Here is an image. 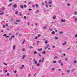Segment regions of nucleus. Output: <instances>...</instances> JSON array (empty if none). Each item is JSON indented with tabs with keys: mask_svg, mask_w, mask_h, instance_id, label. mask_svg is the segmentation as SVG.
<instances>
[{
	"mask_svg": "<svg viewBox=\"0 0 77 77\" xmlns=\"http://www.w3.org/2000/svg\"><path fill=\"white\" fill-rule=\"evenodd\" d=\"M5 26H5V25H3V27L5 28Z\"/></svg>",
	"mask_w": 77,
	"mask_h": 77,
	"instance_id": "nucleus-64",
	"label": "nucleus"
},
{
	"mask_svg": "<svg viewBox=\"0 0 77 77\" xmlns=\"http://www.w3.org/2000/svg\"><path fill=\"white\" fill-rule=\"evenodd\" d=\"M45 5H47V1H45Z\"/></svg>",
	"mask_w": 77,
	"mask_h": 77,
	"instance_id": "nucleus-49",
	"label": "nucleus"
},
{
	"mask_svg": "<svg viewBox=\"0 0 77 77\" xmlns=\"http://www.w3.org/2000/svg\"><path fill=\"white\" fill-rule=\"evenodd\" d=\"M24 19H25V20H26V16H24Z\"/></svg>",
	"mask_w": 77,
	"mask_h": 77,
	"instance_id": "nucleus-46",
	"label": "nucleus"
},
{
	"mask_svg": "<svg viewBox=\"0 0 77 77\" xmlns=\"http://www.w3.org/2000/svg\"><path fill=\"white\" fill-rule=\"evenodd\" d=\"M56 16H54V17H53V19H56Z\"/></svg>",
	"mask_w": 77,
	"mask_h": 77,
	"instance_id": "nucleus-14",
	"label": "nucleus"
},
{
	"mask_svg": "<svg viewBox=\"0 0 77 77\" xmlns=\"http://www.w3.org/2000/svg\"><path fill=\"white\" fill-rule=\"evenodd\" d=\"M29 24H30V23H27V25H29Z\"/></svg>",
	"mask_w": 77,
	"mask_h": 77,
	"instance_id": "nucleus-59",
	"label": "nucleus"
},
{
	"mask_svg": "<svg viewBox=\"0 0 77 77\" xmlns=\"http://www.w3.org/2000/svg\"><path fill=\"white\" fill-rule=\"evenodd\" d=\"M42 48H41L40 49H38V51H42Z\"/></svg>",
	"mask_w": 77,
	"mask_h": 77,
	"instance_id": "nucleus-13",
	"label": "nucleus"
},
{
	"mask_svg": "<svg viewBox=\"0 0 77 77\" xmlns=\"http://www.w3.org/2000/svg\"><path fill=\"white\" fill-rule=\"evenodd\" d=\"M58 62L59 63H60V62H61V60H59L58 61Z\"/></svg>",
	"mask_w": 77,
	"mask_h": 77,
	"instance_id": "nucleus-32",
	"label": "nucleus"
},
{
	"mask_svg": "<svg viewBox=\"0 0 77 77\" xmlns=\"http://www.w3.org/2000/svg\"><path fill=\"white\" fill-rule=\"evenodd\" d=\"M31 74H29L28 75V77H30V76H31Z\"/></svg>",
	"mask_w": 77,
	"mask_h": 77,
	"instance_id": "nucleus-47",
	"label": "nucleus"
},
{
	"mask_svg": "<svg viewBox=\"0 0 77 77\" xmlns=\"http://www.w3.org/2000/svg\"><path fill=\"white\" fill-rule=\"evenodd\" d=\"M4 64L5 65H6V66H7V65H7V64H6V63H4Z\"/></svg>",
	"mask_w": 77,
	"mask_h": 77,
	"instance_id": "nucleus-51",
	"label": "nucleus"
},
{
	"mask_svg": "<svg viewBox=\"0 0 77 77\" xmlns=\"http://www.w3.org/2000/svg\"><path fill=\"white\" fill-rule=\"evenodd\" d=\"M38 12H39V10H37V11H36L35 12V14H36L37 13H38Z\"/></svg>",
	"mask_w": 77,
	"mask_h": 77,
	"instance_id": "nucleus-8",
	"label": "nucleus"
},
{
	"mask_svg": "<svg viewBox=\"0 0 77 77\" xmlns=\"http://www.w3.org/2000/svg\"><path fill=\"white\" fill-rule=\"evenodd\" d=\"M36 66H40V64H39V63H37L36 65Z\"/></svg>",
	"mask_w": 77,
	"mask_h": 77,
	"instance_id": "nucleus-12",
	"label": "nucleus"
},
{
	"mask_svg": "<svg viewBox=\"0 0 77 77\" xmlns=\"http://www.w3.org/2000/svg\"><path fill=\"white\" fill-rule=\"evenodd\" d=\"M61 21L62 23H63L64 22H65V20H61Z\"/></svg>",
	"mask_w": 77,
	"mask_h": 77,
	"instance_id": "nucleus-15",
	"label": "nucleus"
},
{
	"mask_svg": "<svg viewBox=\"0 0 77 77\" xmlns=\"http://www.w3.org/2000/svg\"><path fill=\"white\" fill-rule=\"evenodd\" d=\"M29 48L30 49L33 48L32 46L29 47Z\"/></svg>",
	"mask_w": 77,
	"mask_h": 77,
	"instance_id": "nucleus-33",
	"label": "nucleus"
},
{
	"mask_svg": "<svg viewBox=\"0 0 77 77\" xmlns=\"http://www.w3.org/2000/svg\"><path fill=\"white\" fill-rule=\"evenodd\" d=\"M41 36V34H38V37H39V36Z\"/></svg>",
	"mask_w": 77,
	"mask_h": 77,
	"instance_id": "nucleus-53",
	"label": "nucleus"
},
{
	"mask_svg": "<svg viewBox=\"0 0 77 77\" xmlns=\"http://www.w3.org/2000/svg\"><path fill=\"white\" fill-rule=\"evenodd\" d=\"M74 71V69H72V72H73V71Z\"/></svg>",
	"mask_w": 77,
	"mask_h": 77,
	"instance_id": "nucleus-43",
	"label": "nucleus"
},
{
	"mask_svg": "<svg viewBox=\"0 0 77 77\" xmlns=\"http://www.w3.org/2000/svg\"><path fill=\"white\" fill-rule=\"evenodd\" d=\"M73 62H74V63H76V62H77V61H73Z\"/></svg>",
	"mask_w": 77,
	"mask_h": 77,
	"instance_id": "nucleus-58",
	"label": "nucleus"
},
{
	"mask_svg": "<svg viewBox=\"0 0 77 77\" xmlns=\"http://www.w3.org/2000/svg\"><path fill=\"white\" fill-rule=\"evenodd\" d=\"M48 47H49V44H48L47 45V47H46L45 48V49H47V48H48Z\"/></svg>",
	"mask_w": 77,
	"mask_h": 77,
	"instance_id": "nucleus-3",
	"label": "nucleus"
},
{
	"mask_svg": "<svg viewBox=\"0 0 77 77\" xmlns=\"http://www.w3.org/2000/svg\"><path fill=\"white\" fill-rule=\"evenodd\" d=\"M70 5H71V4H70L67 3V6H69Z\"/></svg>",
	"mask_w": 77,
	"mask_h": 77,
	"instance_id": "nucleus-28",
	"label": "nucleus"
},
{
	"mask_svg": "<svg viewBox=\"0 0 77 77\" xmlns=\"http://www.w3.org/2000/svg\"><path fill=\"white\" fill-rule=\"evenodd\" d=\"M32 60H33V62H35V59H33Z\"/></svg>",
	"mask_w": 77,
	"mask_h": 77,
	"instance_id": "nucleus-60",
	"label": "nucleus"
},
{
	"mask_svg": "<svg viewBox=\"0 0 77 77\" xmlns=\"http://www.w3.org/2000/svg\"><path fill=\"white\" fill-rule=\"evenodd\" d=\"M37 63H38V62L37 61H35L34 63H35V64H36Z\"/></svg>",
	"mask_w": 77,
	"mask_h": 77,
	"instance_id": "nucleus-37",
	"label": "nucleus"
},
{
	"mask_svg": "<svg viewBox=\"0 0 77 77\" xmlns=\"http://www.w3.org/2000/svg\"><path fill=\"white\" fill-rule=\"evenodd\" d=\"M4 14V12H3V13H0V15H2V14Z\"/></svg>",
	"mask_w": 77,
	"mask_h": 77,
	"instance_id": "nucleus-36",
	"label": "nucleus"
},
{
	"mask_svg": "<svg viewBox=\"0 0 77 77\" xmlns=\"http://www.w3.org/2000/svg\"><path fill=\"white\" fill-rule=\"evenodd\" d=\"M77 12L76 11L75 12L73 13L75 15H77Z\"/></svg>",
	"mask_w": 77,
	"mask_h": 77,
	"instance_id": "nucleus-20",
	"label": "nucleus"
},
{
	"mask_svg": "<svg viewBox=\"0 0 77 77\" xmlns=\"http://www.w3.org/2000/svg\"><path fill=\"white\" fill-rule=\"evenodd\" d=\"M9 35H10V36H11V35H12V34L11 33H9Z\"/></svg>",
	"mask_w": 77,
	"mask_h": 77,
	"instance_id": "nucleus-57",
	"label": "nucleus"
},
{
	"mask_svg": "<svg viewBox=\"0 0 77 77\" xmlns=\"http://www.w3.org/2000/svg\"><path fill=\"white\" fill-rule=\"evenodd\" d=\"M41 61H42V60H39V63H41Z\"/></svg>",
	"mask_w": 77,
	"mask_h": 77,
	"instance_id": "nucleus-40",
	"label": "nucleus"
},
{
	"mask_svg": "<svg viewBox=\"0 0 77 77\" xmlns=\"http://www.w3.org/2000/svg\"><path fill=\"white\" fill-rule=\"evenodd\" d=\"M32 7H33V8L35 7V5H33L32 6Z\"/></svg>",
	"mask_w": 77,
	"mask_h": 77,
	"instance_id": "nucleus-61",
	"label": "nucleus"
},
{
	"mask_svg": "<svg viewBox=\"0 0 77 77\" xmlns=\"http://www.w3.org/2000/svg\"><path fill=\"white\" fill-rule=\"evenodd\" d=\"M12 38H9V41H12Z\"/></svg>",
	"mask_w": 77,
	"mask_h": 77,
	"instance_id": "nucleus-38",
	"label": "nucleus"
},
{
	"mask_svg": "<svg viewBox=\"0 0 77 77\" xmlns=\"http://www.w3.org/2000/svg\"><path fill=\"white\" fill-rule=\"evenodd\" d=\"M54 59H58V57L57 56H56L55 57H54Z\"/></svg>",
	"mask_w": 77,
	"mask_h": 77,
	"instance_id": "nucleus-19",
	"label": "nucleus"
},
{
	"mask_svg": "<svg viewBox=\"0 0 77 77\" xmlns=\"http://www.w3.org/2000/svg\"><path fill=\"white\" fill-rule=\"evenodd\" d=\"M32 9L31 8H30L29 9V11H32Z\"/></svg>",
	"mask_w": 77,
	"mask_h": 77,
	"instance_id": "nucleus-62",
	"label": "nucleus"
},
{
	"mask_svg": "<svg viewBox=\"0 0 77 77\" xmlns=\"http://www.w3.org/2000/svg\"><path fill=\"white\" fill-rule=\"evenodd\" d=\"M63 33V32L60 31V32H59V34H60L61 35V34H62V33Z\"/></svg>",
	"mask_w": 77,
	"mask_h": 77,
	"instance_id": "nucleus-18",
	"label": "nucleus"
},
{
	"mask_svg": "<svg viewBox=\"0 0 77 77\" xmlns=\"http://www.w3.org/2000/svg\"><path fill=\"white\" fill-rule=\"evenodd\" d=\"M75 38H77V34H76L75 35Z\"/></svg>",
	"mask_w": 77,
	"mask_h": 77,
	"instance_id": "nucleus-39",
	"label": "nucleus"
},
{
	"mask_svg": "<svg viewBox=\"0 0 77 77\" xmlns=\"http://www.w3.org/2000/svg\"><path fill=\"white\" fill-rule=\"evenodd\" d=\"M15 38V35H12L11 37V38H12H12Z\"/></svg>",
	"mask_w": 77,
	"mask_h": 77,
	"instance_id": "nucleus-16",
	"label": "nucleus"
},
{
	"mask_svg": "<svg viewBox=\"0 0 77 77\" xmlns=\"http://www.w3.org/2000/svg\"><path fill=\"white\" fill-rule=\"evenodd\" d=\"M31 3H32V2H29L28 3V4H31Z\"/></svg>",
	"mask_w": 77,
	"mask_h": 77,
	"instance_id": "nucleus-55",
	"label": "nucleus"
},
{
	"mask_svg": "<svg viewBox=\"0 0 77 77\" xmlns=\"http://www.w3.org/2000/svg\"><path fill=\"white\" fill-rule=\"evenodd\" d=\"M16 22H18V23H20V20H16Z\"/></svg>",
	"mask_w": 77,
	"mask_h": 77,
	"instance_id": "nucleus-6",
	"label": "nucleus"
},
{
	"mask_svg": "<svg viewBox=\"0 0 77 77\" xmlns=\"http://www.w3.org/2000/svg\"><path fill=\"white\" fill-rule=\"evenodd\" d=\"M36 53H37V51H35L33 52L34 54H36Z\"/></svg>",
	"mask_w": 77,
	"mask_h": 77,
	"instance_id": "nucleus-24",
	"label": "nucleus"
},
{
	"mask_svg": "<svg viewBox=\"0 0 77 77\" xmlns=\"http://www.w3.org/2000/svg\"><path fill=\"white\" fill-rule=\"evenodd\" d=\"M53 63H56V61H53Z\"/></svg>",
	"mask_w": 77,
	"mask_h": 77,
	"instance_id": "nucleus-35",
	"label": "nucleus"
},
{
	"mask_svg": "<svg viewBox=\"0 0 77 77\" xmlns=\"http://www.w3.org/2000/svg\"><path fill=\"white\" fill-rule=\"evenodd\" d=\"M45 6L46 8H48V5H47V4H45Z\"/></svg>",
	"mask_w": 77,
	"mask_h": 77,
	"instance_id": "nucleus-34",
	"label": "nucleus"
},
{
	"mask_svg": "<svg viewBox=\"0 0 77 77\" xmlns=\"http://www.w3.org/2000/svg\"><path fill=\"white\" fill-rule=\"evenodd\" d=\"M15 14H18V11H15Z\"/></svg>",
	"mask_w": 77,
	"mask_h": 77,
	"instance_id": "nucleus-21",
	"label": "nucleus"
},
{
	"mask_svg": "<svg viewBox=\"0 0 77 77\" xmlns=\"http://www.w3.org/2000/svg\"><path fill=\"white\" fill-rule=\"evenodd\" d=\"M77 18H75V21H77Z\"/></svg>",
	"mask_w": 77,
	"mask_h": 77,
	"instance_id": "nucleus-56",
	"label": "nucleus"
},
{
	"mask_svg": "<svg viewBox=\"0 0 77 77\" xmlns=\"http://www.w3.org/2000/svg\"><path fill=\"white\" fill-rule=\"evenodd\" d=\"M67 72L69 73V72H70V70H67Z\"/></svg>",
	"mask_w": 77,
	"mask_h": 77,
	"instance_id": "nucleus-44",
	"label": "nucleus"
},
{
	"mask_svg": "<svg viewBox=\"0 0 77 77\" xmlns=\"http://www.w3.org/2000/svg\"><path fill=\"white\" fill-rule=\"evenodd\" d=\"M43 29H47V26H45L43 27Z\"/></svg>",
	"mask_w": 77,
	"mask_h": 77,
	"instance_id": "nucleus-54",
	"label": "nucleus"
},
{
	"mask_svg": "<svg viewBox=\"0 0 77 77\" xmlns=\"http://www.w3.org/2000/svg\"><path fill=\"white\" fill-rule=\"evenodd\" d=\"M7 34H5L3 35V36H5V38H9V36H6Z\"/></svg>",
	"mask_w": 77,
	"mask_h": 77,
	"instance_id": "nucleus-1",
	"label": "nucleus"
},
{
	"mask_svg": "<svg viewBox=\"0 0 77 77\" xmlns=\"http://www.w3.org/2000/svg\"><path fill=\"white\" fill-rule=\"evenodd\" d=\"M17 5L14 4V5H13V7H14V8H16V7H17Z\"/></svg>",
	"mask_w": 77,
	"mask_h": 77,
	"instance_id": "nucleus-10",
	"label": "nucleus"
},
{
	"mask_svg": "<svg viewBox=\"0 0 77 77\" xmlns=\"http://www.w3.org/2000/svg\"><path fill=\"white\" fill-rule=\"evenodd\" d=\"M47 43H48V41L47 40H46L45 42V44H47Z\"/></svg>",
	"mask_w": 77,
	"mask_h": 77,
	"instance_id": "nucleus-11",
	"label": "nucleus"
},
{
	"mask_svg": "<svg viewBox=\"0 0 77 77\" xmlns=\"http://www.w3.org/2000/svg\"><path fill=\"white\" fill-rule=\"evenodd\" d=\"M11 4H8V6L9 7H10V6H11Z\"/></svg>",
	"mask_w": 77,
	"mask_h": 77,
	"instance_id": "nucleus-42",
	"label": "nucleus"
},
{
	"mask_svg": "<svg viewBox=\"0 0 77 77\" xmlns=\"http://www.w3.org/2000/svg\"><path fill=\"white\" fill-rule=\"evenodd\" d=\"M36 75V74L35 73L34 75V76H35Z\"/></svg>",
	"mask_w": 77,
	"mask_h": 77,
	"instance_id": "nucleus-63",
	"label": "nucleus"
},
{
	"mask_svg": "<svg viewBox=\"0 0 77 77\" xmlns=\"http://www.w3.org/2000/svg\"><path fill=\"white\" fill-rule=\"evenodd\" d=\"M20 7L21 8H22V9H23L24 8V7H23V5H20Z\"/></svg>",
	"mask_w": 77,
	"mask_h": 77,
	"instance_id": "nucleus-5",
	"label": "nucleus"
},
{
	"mask_svg": "<svg viewBox=\"0 0 77 77\" xmlns=\"http://www.w3.org/2000/svg\"><path fill=\"white\" fill-rule=\"evenodd\" d=\"M19 15H20V16H22V14H21V12H20L19 13Z\"/></svg>",
	"mask_w": 77,
	"mask_h": 77,
	"instance_id": "nucleus-26",
	"label": "nucleus"
},
{
	"mask_svg": "<svg viewBox=\"0 0 77 77\" xmlns=\"http://www.w3.org/2000/svg\"><path fill=\"white\" fill-rule=\"evenodd\" d=\"M65 44H66V42H65V43L62 44V45H64Z\"/></svg>",
	"mask_w": 77,
	"mask_h": 77,
	"instance_id": "nucleus-23",
	"label": "nucleus"
},
{
	"mask_svg": "<svg viewBox=\"0 0 77 77\" xmlns=\"http://www.w3.org/2000/svg\"><path fill=\"white\" fill-rule=\"evenodd\" d=\"M52 34H54L55 33V32L54 31H52Z\"/></svg>",
	"mask_w": 77,
	"mask_h": 77,
	"instance_id": "nucleus-27",
	"label": "nucleus"
},
{
	"mask_svg": "<svg viewBox=\"0 0 77 77\" xmlns=\"http://www.w3.org/2000/svg\"><path fill=\"white\" fill-rule=\"evenodd\" d=\"M26 57V55H23V57Z\"/></svg>",
	"mask_w": 77,
	"mask_h": 77,
	"instance_id": "nucleus-48",
	"label": "nucleus"
},
{
	"mask_svg": "<svg viewBox=\"0 0 77 77\" xmlns=\"http://www.w3.org/2000/svg\"><path fill=\"white\" fill-rule=\"evenodd\" d=\"M37 38H38V37L37 36H36V37H35V38H34V39H37Z\"/></svg>",
	"mask_w": 77,
	"mask_h": 77,
	"instance_id": "nucleus-45",
	"label": "nucleus"
},
{
	"mask_svg": "<svg viewBox=\"0 0 77 77\" xmlns=\"http://www.w3.org/2000/svg\"><path fill=\"white\" fill-rule=\"evenodd\" d=\"M13 18H11V20L12 21H13Z\"/></svg>",
	"mask_w": 77,
	"mask_h": 77,
	"instance_id": "nucleus-41",
	"label": "nucleus"
},
{
	"mask_svg": "<svg viewBox=\"0 0 77 77\" xmlns=\"http://www.w3.org/2000/svg\"><path fill=\"white\" fill-rule=\"evenodd\" d=\"M15 45H14L13 47V50H15Z\"/></svg>",
	"mask_w": 77,
	"mask_h": 77,
	"instance_id": "nucleus-17",
	"label": "nucleus"
},
{
	"mask_svg": "<svg viewBox=\"0 0 77 77\" xmlns=\"http://www.w3.org/2000/svg\"><path fill=\"white\" fill-rule=\"evenodd\" d=\"M25 41H26V40H23L22 42V44H24Z\"/></svg>",
	"mask_w": 77,
	"mask_h": 77,
	"instance_id": "nucleus-9",
	"label": "nucleus"
},
{
	"mask_svg": "<svg viewBox=\"0 0 77 77\" xmlns=\"http://www.w3.org/2000/svg\"><path fill=\"white\" fill-rule=\"evenodd\" d=\"M23 8H27V5H23Z\"/></svg>",
	"mask_w": 77,
	"mask_h": 77,
	"instance_id": "nucleus-22",
	"label": "nucleus"
},
{
	"mask_svg": "<svg viewBox=\"0 0 77 77\" xmlns=\"http://www.w3.org/2000/svg\"><path fill=\"white\" fill-rule=\"evenodd\" d=\"M9 73H7V75H8V76H9Z\"/></svg>",
	"mask_w": 77,
	"mask_h": 77,
	"instance_id": "nucleus-52",
	"label": "nucleus"
},
{
	"mask_svg": "<svg viewBox=\"0 0 77 77\" xmlns=\"http://www.w3.org/2000/svg\"><path fill=\"white\" fill-rule=\"evenodd\" d=\"M44 2H42V5H44Z\"/></svg>",
	"mask_w": 77,
	"mask_h": 77,
	"instance_id": "nucleus-50",
	"label": "nucleus"
},
{
	"mask_svg": "<svg viewBox=\"0 0 77 77\" xmlns=\"http://www.w3.org/2000/svg\"><path fill=\"white\" fill-rule=\"evenodd\" d=\"M36 43H37V45H38V44H39V41H37V42Z\"/></svg>",
	"mask_w": 77,
	"mask_h": 77,
	"instance_id": "nucleus-7",
	"label": "nucleus"
},
{
	"mask_svg": "<svg viewBox=\"0 0 77 77\" xmlns=\"http://www.w3.org/2000/svg\"><path fill=\"white\" fill-rule=\"evenodd\" d=\"M46 53L45 51H43L42 52V54H45Z\"/></svg>",
	"mask_w": 77,
	"mask_h": 77,
	"instance_id": "nucleus-30",
	"label": "nucleus"
},
{
	"mask_svg": "<svg viewBox=\"0 0 77 77\" xmlns=\"http://www.w3.org/2000/svg\"><path fill=\"white\" fill-rule=\"evenodd\" d=\"M55 39H58V37H55Z\"/></svg>",
	"mask_w": 77,
	"mask_h": 77,
	"instance_id": "nucleus-29",
	"label": "nucleus"
},
{
	"mask_svg": "<svg viewBox=\"0 0 77 77\" xmlns=\"http://www.w3.org/2000/svg\"><path fill=\"white\" fill-rule=\"evenodd\" d=\"M52 48H55V46L53 45L52 46Z\"/></svg>",
	"mask_w": 77,
	"mask_h": 77,
	"instance_id": "nucleus-31",
	"label": "nucleus"
},
{
	"mask_svg": "<svg viewBox=\"0 0 77 77\" xmlns=\"http://www.w3.org/2000/svg\"><path fill=\"white\" fill-rule=\"evenodd\" d=\"M35 6L36 8H38V4H36L35 5Z\"/></svg>",
	"mask_w": 77,
	"mask_h": 77,
	"instance_id": "nucleus-25",
	"label": "nucleus"
},
{
	"mask_svg": "<svg viewBox=\"0 0 77 77\" xmlns=\"http://www.w3.org/2000/svg\"><path fill=\"white\" fill-rule=\"evenodd\" d=\"M24 65H22V66H21L20 67V69H23V68H24Z\"/></svg>",
	"mask_w": 77,
	"mask_h": 77,
	"instance_id": "nucleus-2",
	"label": "nucleus"
},
{
	"mask_svg": "<svg viewBox=\"0 0 77 77\" xmlns=\"http://www.w3.org/2000/svg\"><path fill=\"white\" fill-rule=\"evenodd\" d=\"M53 2H52V1H50L48 3V5H50V4H52Z\"/></svg>",
	"mask_w": 77,
	"mask_h": 77,
	"instance_id": "nucleus-4",
	"label": "nucleus"
}]
</instances>
